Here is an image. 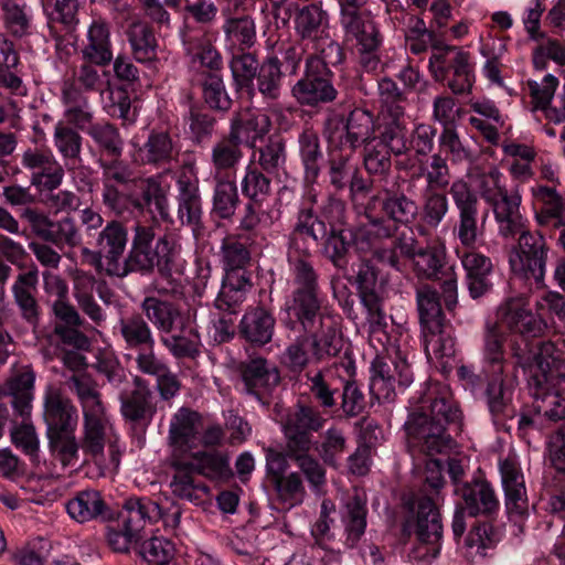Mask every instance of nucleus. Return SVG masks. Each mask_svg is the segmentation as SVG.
Here are the masks:
<instances>
[{
	"instance_id": "nucleus-1",
	"label": "nucleus",
	"mask_w": 565,
	"mask_h": 565,
	"mask_svg": "<svg viewBox=\"0 0 565 565\" xmlns=\"http://www.w3.org/2000/svg\"><path fill=\"white\" fill-rule=\"evenodd\" d=\"M479 191L493 213L498 235L504 241L518 238L509 249L512 271L543 285L550 246L540 231L527 228L521 213L522 195L519 189H508L502 183L501 172L491 169L481 177Z\"/></svg>"
},
{
	"instance_id": "nucleus-2",
	"label": "nucleus",
	"mask_w": 565,
	"mask_h": 565,
	"mask_svg": "<svg viewBox=\"0 0 565 565\" xmlns=\"http://www.w3.org/2000/svg\"><path fill=\"white\" fill-rule=\"evenodd\" d=\"M448 193L458 212L452 232L462 249L456 248V255L465 270L469 295L477 299L491 290L493 271L491 259L475 248L483 235V223L479 222L480 201L477 192L462 178L451 182Z\"/></svg>"
},
{
	"instance_id": "nucleus-3",
	"label": "nucleus",
	"mask_w": 565,
	"mask_h": 565,
	"mask_svg": "<svg viewBox=\"0 0 565 565\" xmlns=\"http://www.w3.org/2000/svg\"><path fill=\"white\" fill-rule=\"evenodd\" d=\"M417 402L419 409L409 413L404 424L409 450L430 457L446 452L452 444L447 426L461 428V411L439 383H426Z\"/></svg>"
},
{
	"instance_id": "nucleus-4",
	"label": "nucleus",
	"mask_w": 565,
	"mask_h": 565,
	"mask_svg": "<svg viewBox=\"0 0 565 565\" xmlns=\"http://www.w3.org/2000/svg\"><path fill=\"white\" fill-rule=\"evenodd\" d=\"M553 342H542L537 349L513 347V358L523 369L536 367L529 379L535 409L551 420L565 419V359L554 356Z\"/></svg>"
},
{
	"instance_id": "nucleus-5",
	"label": "nucleus",
	"mask_w": 565,
	"mask_h": 565,
	"mask_svg": "<svg viewBox=\"0 0 565 565\" xmlns=\"http://www.w3.org/2000/svg\"><path fill=\"white\" fill-rule=\"evenodd\" d=\"M158 221L151 224L136 222L132 226V237L129 249L125 255L118 278L130 274L149 276L154 269L163 278L171 276L174 265L173 243L167 235H157Z\"/></svg>"
},
{
	"instance_id": "nucleus-6",
	"label": "nucleus",
	"mask_w": 565,
	"mask_h": 565,
	"mask_svg": "<svg viewBox=\"0 0 565 565\" xmlns=\"http://www.w3.org/2000/svg\"><path fill=\"white\" fill-rule=\"evenodd\" d=\"M162 516L160 505L149 498L130 497L125 500L115 522L106 527V541L117 553H127L139 544L148 523Z\"/></svg>"
},
{
	"instance_id": "nucleus-7",
	"label": "nucleus",
	"mask_w": 565,
	"mask_h": 565,
	"mask_svg": "<svg viewBox=\"0 0 565 565\" xmlns=\"http://www.w3.org/2000/svg\"><path fill=\"white\" fill-rule=\"evenodd\" d=\"M294 29L303 42L307 55H322L332 60L344 55L343 49L330 34V17L322 3L298 7L294 17Z\"/></svg>"
},
{
	"instance_id": "nucleus-8",
	"label": "nucleus",
	"mask_w": 565,
	"mask_h": 565,
	"mask_svg": "<svg viewBox=\"0 0 565 565\" xmlns=\"http://www.w3.org/2000/svg\"><path fill=\"white\" fill-rule=\"evenodd\" d=\"M344 55L332 60L322 55H307L305 75L291 88L292 97L302 106L317 107L333 102L338 92L332 84L331 66L341 64Z\"/></svg>"
},
{
	"instance_id": "nucleus-9",
	"label": "nucleus",
	"mask_w": 565,
	"mask_h": 565,
	"mask_svg": "<svg viewBox=\"0 0 565 565\" xmlns=\"http://www.w3.org/2000/svg\"><path fill=\"white\" fill-rule=\"evenodd\" d=\"M285 351V361L290 370L300 372L310 363H321L335 358L342 347L341 331L322 324V330L303 331Z\"/></svg>"
},
{
	"instance_id": "nucleus-10",
	"label": "nucleus",
	"mask_w": 565,
	"mask_h": 565,
	"mask_svg": "<svg viewBox=\"0 0 565 565\" xmlns=\"http://www.w3.org/2000/svg\"><path fill=\"white\" fill-rule=\"evenodd\" d=\"M409 510L414 516L415 533L419 541L416 548L417 557L433 559L440 552L443 524L436 499L433 495L420 493L409 502Z\"/></svg>"
},
{
	"instance_id": "nucleus-11",
	"label": "nucleus",
	"mask_w": 565,
	"mask_h": 565,
	"mask_svg": "<svg viewBox=\"0 0 565 565\" xmlns=\"http://www.w3.org/2000/svg\"><path fill=\"white\" fill-rule=\"evenodd\" d=\"M282 324L295 331L298 327L302 331L322 330V324L329 326L333 331H340L332 316L322 310V299L318 294L291 292L284 303Z\"/></svg>"
},
{
	"instance_id": "nucleus-12",
	"label": "nucleus",
	"mask_w": 565,
	"mask_h": 565,
	"mask_svg": "<svg viewBox=\"0 0 565 565\" xmlns=\"http://www.w3.org/2000/svg\"><path fill=\"white\" fill-rule=\"evenodd\" d=\"M376 119L366 109H353L343 124L341 117L328 118L324 125V135L330 142L338 139L342 145H348L350 152L356 148L371 146L375 141Z\"/></svg>"
},
{
	"instance_id": "nucleus-13",
	"label": "nucleus",
	"mask_w": 565,
	"mask_h": 565,
	"mask_svg": "<svg viewBox=\"0 0 565 565\" xmlns=\"http://www.w3.org/2000/svg\"><path fill=\"white\" fill-rule=\"evenodd\" d=\"M499 316L501 322L515 334H520L525 341L524 347L515 342L512 344L519 345L521 349H525L526 345L537 349L543 342L529 343V339H537L545 335L547 331V322L539 313H534L529 308V301L523 296L509 298L499 308ZM513 351V348H511Z\"/></svg>"
},
{
	"instance_id": "nucleus-14",
	"label": "nucleus",
	"mask_w": 565,
	"mask_h": 565,
	"mask_svg": "<svg viewBox=\"0 0 565 565\" xmlns=\"http://www.w3.org/2000/svg\"><path fill=\"white\" fill-rule=\"evenodd\" d=\"M128 242L129 233L127 226L119 220H110L96 236L95 245L97 249L92 250L84 247L82 254L89 255L94 259H104L106 263V274L117 277L120 274Z\"/></svg>"
},
{
	"instance_id": "nucleus-15",
	"label": "nucleus",
	"mask_w": 565,
	"mask_h": 565,
	"mask_svg": "<svg viewBox=\"0 0 565 565\" xmlns=\"http://www.w3.org/2000/svg\"><path fill=\"white\" fill-rule=\"evenodd\" d=\"M326 422L327 419L317 407L297 403L282 420L286 449L312 446V431L321 430Z\"/></svg>"
},
{
	"instance_id": "nucleus-16",
	"label": "nucleus",
	"mask_w": 565,
	"mask_h": 565,
	"mask_svg": "<svg viewBox=\"0 0 565 565\" xmlns=\"http://www.w3.org/2000/svg\"><path fill=\"white\" fill-rule=\"evenodd\" d=\"M102 168V201L103 204L116 216H122L127 212L126 194L119 186L132 185L137 174L128 163L114 159L99 160Z\"/></svg>"
},
{
	"instance_id": "nucleus-17",
	"label": "nucleus",
	"mask_w": 565,
	"mask_h": 565,
	"mask_svg": "<svg viewBox=\"0 0 565 565\" xmlns=\"http://www.w3.org/2000/svg\"><path fill=\"white\" fill-rule=\"evenodd\" d=\"M118 329L125 343V349L136 352L134 356L135 367L158 356L151 326L142 313L134 312L122 317L118 322Z\"/></svg>"
},
{
	"instance_id": "nucleus-18",
	"label": "nucleus",
	"mask_w": 565,
	"mask_h": 565,
	"mask_svg": "<svg viewBox=\"0 0 565 565\" xmlns=\"http://www.w3.org/2000/svg\"><path fill=\"white\" fill-rule=\"evenodd\" d=\"M46 434L76 431L78 411L61 387L49 385L43 396Z\"/></svg>"
},
{
	"instance_id": "nucleus-19",
	"label": "nucleus",
	"mask_w": 565,
	"mask_h": 565,
	"mask_svg": "<svg viewBox=\"0 0 565 565\" xmlns=\"http://www.w3.org/2000/svg\"><path fill=\"white\" fill-rule=\"evenodd\" d=\"M371 390L390 398L395 383L402 387L408 386L413 381V371L406 358L396 352L395 358H376L372 363Z\"/></svg>"
},
{
	"instance_id": "nucleus-20",
	"label": "nucleus",
	"mask_w": 565,
	"mask_h": 565,
	"mask_svg": "<svg viewBox=\"0 0 565 565\" xmlns=\"http://www.w3.org/2000/svg\"><path fill=\"white\" fill-rule=\"evenodd\" d=\"M132 384L131 391H124L119 395L120 414L135 425L149 424L157 413L153 393L148 381L140 375L134 376Z\"/></svg>"
},
{
	"instance_id": "nucleus-21",
	"label": "nucleus",
	"mask_w": 565,
	"mask_h": 565,
	"mask_svg": "<svg viewBox=\"0 0 565 565\" xmlns=\"http://www.w3.org/2000/svg\"><path fill=\"white\" fill-rule=\"evenodd\" d=\"M180 36L188 55L198 60L202 66L217 72L223 67V58L213 45L210 32L204 26H196L184 17Z\"/></svg>"
},
{
	"instance_id": "nucleus-22",
	"label": "nucleus",
	"mask_w": 565,
	"mask_h": 565,
	"mask_svg": "<svg viewBox=\"0 0 565 565\" xmlns=\"http://www.w3.org/2000/svg\"><path fill=\"white\" fill-rule=\"evenodd\" d=\"M238 372L244 391L258 401H264L280 382L277 367L262 356L241 362Z\"/></svg>"
},
{
	"instance_id": "nucleus-23",
	"label": "nucleus",
	"mask_w": 565,
	"mask_h": 565,
	"mask_svg": "<svg viewBox=\"0 0 565 565\" xmlns=\"http://www.w3.org/2000/svg\"><path fill=\"white\" fill-rule=\"evenodd\" d=\"M456 493L461 499L459 504L463 507L469 516L493 518L499 511L500 502L495 490L484 479L465 482L456 488Z\"/></svg>"
},
{
	"instance_id": "nucleus-24",
	"label": "nucleus",
	"mask_w": 565,
	"mask_h": 565,
	"mask_svg": "<svg viewBox=\"0 0 565 565\" xmlns=\"http://www.w3.org/2000/svg\"><path fill=\"white\" fill-rule=\"evenodd\" d=\"M407 122L405 107L382 109L376 118L375 140L390 149L394 156H402L408 151Z\"/></svg>"
},
{
	"instance_id": "nucleus-25",
	"label": "nucleus",
	"mask_w": 565,
	"mask_h": 565,
	"mask_svg": "<svg viewBox=\"0 0 565 565\" xmlns=\"http://www.w3.org/2000/svg\"><path fill=\"white\" fill-rule=\"evenodd\" d=\"M39 284V270L32 265L26 271L20 273L12 287V296L22 320L36 329L41 320V307L35 297Z\"/></svg>"
},
{
	"instance_id": "nucleus-26",
	"label": "nucleus",
	"mask_w": 565,
	"mask_h": 565,
	"mask_svg": "<svg viewBox=\"0 0 565 565\" xmlns=\"http://www.w3.org/2000/svg\"><path fill=\"white\" fill-rule=\"evenodd\" d=\"M202 416L189 407H180L171 417L168 443L175 451L191 450L202 429Z\"/></svg>"
},
{
	"instance_id": "nucleus-27",
	"label": "nucleus",
	"mask_w": 565,
	"mask_h": 565,
	"mask_svg": "<svg viewBox=\"0 0 565 565\" xmlns=\"http://www.w3.org/2000/svg\"><path fill=\"white\" fill-rule=\"evenodd\" d=\"M170 466L174 470L170 481L173 497L194 505L203 504L209 498L210 489L203 482L195 480L193 471L185 465V459L173 454Z\"/></svg>"
},
{
	"instance_id": "nucleus-28",
	"label": "nucleus",
	"mask_w": 565,
	"mask_h": 565,
	"mask_svg": "<svg viewBox=\"0 0 565 565\" xmlns=\"http://www.w3.org/2000/svg\"><path fill=\"white\" fill-rule=\"evenodd\" d=\"M328 233L327 225L316 215L313 207H302L290 238V246L302 256H309L312 247Z\"/></svg>"
},
{
	"instance_id": "nucleus-29",
	"label": "nucleus",
	"mask_w": 565,
	"mask_h": 565,
	"mask_svg": "<svg viewBox=\"0 0 565 565\" xmlns=\"http://www.w3.org/2000/svg\"><path fill=\"white\" fill-rule=\"evenodd\" d=\"M82 60L92 61L99 66H108L114 60L109 23L95 18L88 25L86 38L81 47Z\"/></svg>"
},
{
	"instance_id": "nucleus-30",
	"label": "nucleus",
	"mask_w": 565,
	"mask_h": 565,
	"mask_svg": "<svg viewBox=\"0 0 565 565\" xmlns=\"http://www.w3.org/2000/svg\"><path fill=\"white\" fill-rule=\"evenodd\" d=\"M253 284L247 271L225 274L221 290L214 300V307L221 312L236 316L246 300Z\"/></svg>"
},
{
	"instance_id": "nucleus-31",
	"label": "nucleus",
	"mask_w": 565,
	"mask_h": 565,
	"mask_svg": "<svg viewBox=\"0 0 565 565\" xmlns=\"http://www.w3.org/2000/svg\"><path fill=\"white\" fill-rule=\"evenodd\" d=\"M271 128L268 115L262 113H235L230 122L228 134L242 146L255 148Z\"/></svg>"
},
{
	"instance_id": "nucleus-32",
	"label": "nucleus",
	"mask_w": 565,
	"mask_h": 565,
	"mask_svg": "<svg viewBox=\"0 0 565 565\" xmlns=\"http://www.w3.org/2000/svg\"><path fill=\"white\" fill-rule=\"evenodd\" d=\"M347 41H355L356 50L381 47L383 36L371 11L340 20Z\"/></svg>"
},
{
	"instance_id": "nucleus-33",
	"label": "nucleus",
	"mask_w": 565,
	"mask_h": 565,
	"mask_svg": "<svg viewBox=\"0 0 565 565\" xmlns=\"http://www.w3.org/2000/svg\"><path fill=\"white\" fill-rule=\"evenodd\" d=\"M532 194L541 204L535 213L536 223L554 230L565 227V198L555 188L546 185L533 188Z\"/></svg>"
},
{
	"instance_id": "nucleus-34",
	"label": "nucleus",
	"mask_w": 565,
	"mask_h": 565,
	"mask_svg": "<svg viewBox=\"0 0 565 565\" xmlns=\"http://www.w3.org/2000/svg\"><path fill=\"white\" fill-rule=\"evenodd\" d=\"M132 185L140 191V194L136 195L131 192L126 194L127 211L130 205L135 210L143 212L151 204H154L162 217L168 215L167 195L158 177L143 178L137 174Z\"/></svg>"
},
{
	"instance_id": "nucleus-35",
	"label": "nucleus",
	"mask_w": 565,
	"mask_h": 565,
	"mask_svg": "<svg viewBox=\"0 0 565 565\" xmlns=\"http://www.w3.org/2000/svg\"><path fill=\"white\" fill-rule=\"evenodd\" d=\"M276 319L264 307L246 311L239 322V334L253 345L263 347L269 343L274 335Z\"/></svg>"
},
{
	"instance_id": "nucleus-36",
	"label": "nucleus",
	"mask_w": 565,
	"mask_h": 565,
	"mask_svg": "<svg viewBox=\"0 0 565 565\" xmlns=\"http://www.w3.org/2000/svg\"><path fill=\"white\" fill-rule=\"evenodd\" d=\"M96 279L93 275L77 271L73 279V297L81 310L95 326L106 321V312L94 296Z\"/></svg>"
},
{
	"instance_id": "nucleus-37",
	"label": "nucleus",
	"mask_w": 565,
	"mask_h": 565,
	"mask_svg": "<svg viewBox=\"0 0 565 565\" xmlns=\"http://www.w3.org/2000/svg\"><path fill=\"white\" fill-rule=\"evenodd\" d=\"M228 66L235 90L246 89L253 93L255 90L254 81L262 68L257 54L241 49L232 55Z\"/></svg>"
},
{
	"instance_id": "nucleus-38",
	"label": "nucleus",
	"mask_w": 565,
	"mask_h": 565,
	"mask_svg": "<svg viewBox=\"0 0 565 565\" xmlns=\"http://www.w3.org/2000/svg\"><path fill=\"white\" fill-rule=\"evenodd\" d=\"M281 66L282 63L276 55L267 56L262 62V68L255 78L256 88L267 103L277 102L282 96L286 75Z\"/></svg>"
},
{
	"instance_id": "nucleus-39",
	"label": "nucleus",
	"mask_w": 565,
	"mask_h": 565,
	"mask_svg": "<svg viewBox=\"0 0 565 565\" xmlns=\"http://www.w3.org/2000/svg\"><path fill=\"white\" fill-rule=\"evenodd\" d=\"M83 437L81 448L94 461L102 459L106 445L105 411L83 414Z\"/></svg>"
},
{
	"instance_id": "nucleus-40",
	"label": "nucleus",
	"mask_w": 565,
	"mask_h": 565,
	"mask_svg": "<svg viewBox=\"0 0 565 565\" xmlns=\"http://www.w3.org/2000/svg\"><path fill=\"white\" fill-rule=\"evenodd\" d=\"M140 156L146 164L166 166L179 156V148L166 131H152L140 148Z\"/></svg>"
},
{
	"instance_id": "nucleus-41",
	"label": "nucleus",
	"mask_w": 565,
	"mask_h": 565,
	"mask_svg": "<svg viewBox=\"0 0 565 565\" xmlns=\"http://www.w3.org/2000/svg\"><path fill=\"white\" fill-rule=\"evenodd\" d=\"M425 352L429 360L440 361L445 367L455 356V339L448 322L439 324L436 329L422 330Z\"/></svg>"
},
{
	"instance_id": "nucleus-42",
	"label": "nucleus",
	"mask_w": 565,
	"mask_h": 565,
	"mask_svg": "<svg viewBox=\"0 0 565 565\" xmlns=\"http://www.w3.org/2000/svg\"><path fill=\"white\" fill-rule=\"evenodd\" d=\"M136 370L148 376L156 379V390L162 401L168 402L174 398L181 391V382L169 365L159 356L151 359Z\"/></svg>"
},
{
	"instance_id": "nucleus-43",
	"label": "nucleus",
	"mask_w": 565,
	"mask_h": 565,
	"mask_svg": "<svg viewBox=\"0 0 565 565\" xmlns=\"http://www.w3.org/2000/svg\"><path fill=\"white\" fill-rule=\"evenodd\" d=\"M243 158V146L228 132L223 135L211 149L210 161L214 177H223V173L236 170Z\"/></svg>"
},
{
	"instance_id": "nucleus-44",
	"label": "nucleus",
	"mask_w": 565,
	"mask_h": 565,
	"mask_svg": "<svg viewBox=\"0 0 565 565\" xmlns=\"http://www.w3.org/2000/svg\"><path fill=\"white\" fill-rule=\"evenodd\" d=\"M146 320L151 323L156 330L163 334H170L175 326L180 312L170 301L157 297H146L140 303Z\"/></svg>"
},
{
	"instance_id": "nucleus-45",
	"label": "nucleus",
	"mask_w": 565,
	"mask_h": 565,
	"mask_svg": "<svg viewBox=\"0 0 565 565\" xmlns=\"http://www.w3.org/2000/svg\"><path fill=\"white\" fill-rule=\"evenodd\" d=\"M416 303L422 330L436 329L447 322L443 312L438 291L428 284L416 288Z\"/></svg>"
},
{
	"instance_id": "nucleus-46",
	"label": "nucleus",
	"mask_w": 565,
	"mask_h": 565,
	"mask_svg": "<svg viewBox=\"0 0 565 565\" xmlns=\"http://www.w3.org/2000/svg\"><path fill=\"white\" fill-rule=\"evenodd\" d=\"M62 98L66 105L64 111L66 125L87 132L90 125H94V114L87 98L73 86H63Z\"/></svg>"
},
{
	"instance_id": "nucleus-47",
	"label": "nucleus",
	"mask_w": 565,
	"mask_h": 565,
	"mask_svg": "<svg viewBox=\"0 0 565 565\" xmlns=\"http://www.w3.org/2000/svg\"><path fill=\"white\" fill-rule=\"evenodd\" d=\"M53 142L65 167L68 170L75 169L82 161L83 137L79 132L64 122H57L54 127Z\"/></svg>"
},
{
	"instance_id": "nucleus-48",
	"label": "nucleus",
	"mask_w": 565,
	"mask_h": 565,
	"mask_svg": "<svg viewBox=\"0 0 565 565\" xmlns=\"http://www.w3.org/2000/svg\"><path fill=\"white\" fill-rule=\"evenodd\" d=\"M185 465L193 472L210 479H225L231 476L228 458L218 451L191 452Z\"/></svg>"
},
{
	"instance_id": "nucleus-49",
	"label": "nucleus",
	"mask_w": 565,
	"mask_h": 565,
	"mask_svg": "<svg viewBox=\"0 0 565 565\" xmlns=\"http://www.w3.org/2000/svg\"><path fill=\"white\" fill-rule=\"evenodd\" d=\"M322 254L332 265L339 269L348 266L349 252L354 244L355 234L352 228H339L328 231L324 236Z\"/></svg>"
},
{
	"instance_id": "nucleus-50",
	"label": "nucleus",
	"mask_w": 565,
	"mask_h": 565,
	"mask_svg": "<svg viewBox=\"0 0 565 565\" xmlns=\"http://www.w3.org/2000/svg\"><path fill=\"white\" fill-rule=\"evenodd\" d=\"M70 516L79 523L104 516L106 503L102 494L96 490L79 491L66 504Z\"/></svg>"
},
{
	"instance_id": "nucleus-51",
	"label": "nucleus",
	"mask_w": 565,
	"mask_h": 565,
	"mask_svg": "<svg viewBox=\"0 0 565 565\" xmlns=\"http://www.w3.org/2000/svg\"><path fill=\"white\" fill-rule=\"evenodd\" d=\"M222 30L227 41L237 44L239 50H249L256 42V25L254 19L246 13H228Z\"/></svg>"
},
{
	"instance_id": "nucleus-52",
	"label": "nucleus",
	"mask_w": 565,
	"mask_h": 565,
	"mask_svg": "<svg viewBox=\"0 0 565 565\" xmlns=\"http://www.w3.org/2000/svg\"><path fill=\"white\" fill-rule=\"evenodd\" d=\"M127 36L137 62L148 63L157 58L158 43L152 29L147 23L132 22L127 30Z\"/></svg>"
},
{
	"instance_id": "nucleus-53",
	"label": "nucleus",
	"mask_w": 565,
	"mask_h": 565,
	"mask_svg": "<svg viewBox=\"0 0 565 565\" xmlns=\"http://www.w3.org/2000/svg\"><path fill=\"white\" fill-rule=\"evenodd\" d=\"M382 212L394 223H413L418 214V205L415 200L404 192L385 190L381 202Z\"/></svg>"
},
{
	"instance_id": "nucleus-54",
	"label": "nucleus",
	"mask_w": 565,
	"mask_h": 565,
	"mask_svg": "<svg viewBox=\"0 0 565 565\" xmlns=\"http://www.w3.org/2000/svg\"><path fill=\"white\" fill-rule=\"evenodd\" d=\"M67 387L81 403L83 414L105 411L96 383L87 373H75L66 380Z\"/></svg>"
},
{
	"instance_id": "nucleus-55",
	"label": "nucleus",
	"mask_w": 565,
	"mask_h": 565,
	"mask_svg": "<svg viewBox=\"0 0 565 565\" xmlns=\"http://www.w3.org/2000/svg\"><path fill=\"white\" fill-rule=\"evenodd\" d=\"M299 156L305 168V179L313 183L320 173L322 151L319 136L312 129H305L298 137Z\"/></svg>"
},
{
	"instance_id": "nucleus-56",
	"label": "nucleus",
	"mask_w": 565,
	"mask_h": 565,
	"mask_svg": "<svg viewBox=\"0 0 565 565\" xmlns=\"http://www.w3.org/2000/svg\"><path fill=\"white\" fill-rule=\"evenodd\" d=\"M342 521L344 523L345 545L352 548L360 541L366 527L365 502L358 494L347 502Z\"/></svg>"
},
{
	"instance_id": "nucleus-57",
	"label": "nucleus",
	"mask_w": 565,
	"mask_h": 565,
	"mask_svg": "<svg viewBox=\"0 0 565 565\" xmlns=\"http://www.w3.org/2000/svg\"><path fill=\"white\" fill-rule=\"evenodd\" d=\"M446 254L436 246H420L412 258L413 270L418 278L436 280L440 278Z\"/></svg>"
},
{
	"instance_id": "nucleus-58",
	"label": "nucleus",
	"mask_w": 565,
	"mask_h": 565,
	"mask_svg": "<svg viewBox=\"0 0 565 565\" xmlns=\"http://www.w3.org/2000/svg\"><path fill=\"white\" fill-rule=\"evenodd\" d=\"M212 211L222 220H231L239 204L236 183L224 177H214Z\"/></svg>"
},
{
	"instance_id": "nucleus-59",
	"label": "nucleus",
	"mask_w": 565,
	"mask_h": 565,
	"mask_svg": "<svg viewBox=\"0 0 565 565\" xmlns=\"http://www.w3.org/2000/svg\"><path fill=\"white\" fill-rule=\"evenodd\" d=\"M419 175L426 181V189L444 190L450 182V168L447 158L440 152L434 153L429 158H418L416 160Z\"/></svg>"
},
{
	"instance_id": "nucleus-60",
	"label": "nucleus",
	"mask_w": 565,
	"mask_h": 565,
	"mask_svg": "<svg viewBox=\"0 0 565 565\" xmlns=\"http://www.w3.org/2000/svg\"><path fill=\"white\" fill-rule=\"evenodd\" d=\"M1 10L4 28L13 38L22 39L32 34V17L25 4L6 0L1 4Z\"/></svg>"
},
{
	"instance_id": "nucleus-61",
	"label": "nucleus",
	"mask_w": 565,
	"mask_h": 565,
	"mask_svg": "<svg viewBox=\"0 0 565 565\" xmlns=\"http://www.w3.org/2000/svg\"><path fill=\"white\" fill-rule=\"evenodd\" d=\"M258 169L265 171L267 174L278 173L279 170L284 169L287 152H286V140L279 134L270 135L266 142L258 148Z\"/></svg>"
},
{
	"instance_id": "nucleus-62",
	"label": "nucleus",
	"mask_w": 565,
	"mask_h": 565,
	"mask_svg": "<svg viewBox=\"0 0 565 565\" xmlns=\"http://www.w3.org/2000/svg\"><path fill=\"white\" fill-rule=\"evenodd\" d=\"M512 394L513 386L487 385V403L495 425L505 426L507 419L514 418Z\"/></svg>"
},
{
	"instance_id": "nucleus-63",
	"label": "nucleus",
	"mask_w": 565,
	"mask_h": 565,
	"mask_svg": "<svg viewBox=\"0 0 565 565\" xmlns=\"http://www.w3.org/2000/svg\"><path fill=\"white\" fill-rule=\"evenodd\" d=\"M270 483L275 489L278 503L284 509L290 510L302 503L306 489L298 472H289L286 476L274 479Z\"/></svg>"
},
{
	"instance_id": "nucleus-64",
	"label": "nucleus",
	"mask_w": 565,
	"mask_h": 565,
	"mask_svg": "<svg viewBox=\"0 0 565 565\" xmlns=\"http://www.w3.org/2000/svg\"><path fill=\"white\" fill-rule=\"evenodd\" d=\"M266 172L248 164L241 181V190L248 202L265 203L271 194V180Z\"/></svg>"
}]
</instances>
